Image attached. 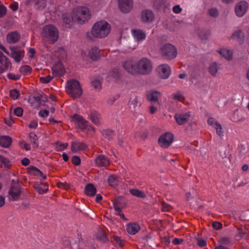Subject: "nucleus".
Here are the masks:
<instances>
[{
    "label": "nucleus",
    "instance_id": "nucleus-1",
    "mask_svg": "<svg viewBox=\"0 0 249 249\" xmlns=\"http://www.w3.org/2000/svg\"><path fill=\"white\" fill-rule=\"evenodd\" d=\"M110 24L105 20H100L95 23L92 28L91 34L96 38H104L110 33Z\"/></svg>",
    "mask_w": 249,
    "mask_h": 249
},
{
    "label": "nucleus",
    "instance_id": "nucleus-2",
    "mask_svg": "<svg viewBox=\"0 0 249 249\" xmlns=\"http://www.w3.org/2000/svg\"><path fill=\"white\" fill-rule=\"evenodd\" d=\"M22 183L18 179H13L8 191V198L11 201H17L20 199L22 193Z\"/></svg>",
    "mask_w": 249,
    "mask_h": 249
},
{
    "label": "nucleus",
    "instance_id": "nucleus-3",
    "mask_svg": "<svg viewBox=\"0 0 249 249\" xmlns=\"http://www.w3.org/2000/svg\"><path fill=\"white\" fill-rule=\"evenodd\" d=\"M72 18L79 24H84L90 19L89 9L86 7H78L73 12Z\"/></svg>",
    "mask_w": 249,
    "mask_h": 249
},
{
    "label": "nucleus",
    "instance_id": "nucleus-4",
    "mask_svg": "<svg viewBox=\"0 0 249 249\" xmlns=\"http://www.w3.org/2000/svg\"><path fill=\"white\" fill-rule=\"evenodd\" d=\"M160 51L161 57L168 61L175 59L178 54L177 48L171 43H165L163 45Z\"/></svg>",
    "mask_w": 249,
    "mask_h": 249
},
{
    "label": "nucleus",
    "instance_id": "nucleus-5",
    "mask_svg": "<svg viewBox=\"0 0 249 249\" xmlns=\"http://www.w3.org/2000/svg\"><path fill=\"white\" fill-rule=\"evenodd\" d=\"M66 91L73 98L80 97L82 94V89L80 83L76 80H70L67 82Z\"/></svg>",
    "mask_w": 249,
    "mask_h": 249
},
{
    "label": "nucleus",
    "instance_id": "nucleus-6",
    "mask_svg": "<svg viewBox=\"0 0 249 249\" xmlns=\"http://www.w3.org/2000/svg\"><path fill=\"white\" fill-rule=\"evenodd\" d=\"M43 36L51 44L56 42L59 37L58 29L51 24L46 25L43 27Z\"/></svg>",
    "mask_w": 249,
    "mask_h": 249
},
{
    "label": "nucleus",
    "instance_id": "nucleus-7",
    "mask_svg": "<svg viewBox=\"0 0 249 249\" xmlns=\"http://www.w3.org/2000/svg\"><path fill=\"white\" fill-rule=\"evenodd\" d=\"M137 74L146 75L149 74L152 70L151 61L148 58L143 57L136 63Z\"/></svg>",
    "mask_w": 249,
    "mask_h": 249
},
{
    "label": "nucleus",
    "instance_id": "nucleus-8",
    "mask_svg": "<svg viewBox=\"0 0 249 249\" xmlns=\"http://www.w3.org/2000/svg\"><path fill=\"white\" fill-rule=\"evenodd\" d=\"M174 135L171 133H165L159 138L158 143L160 147L164 148L168 147L173 142Z\"/></svg>",
    "mask_w": 249,
    "mask_h": 249
},
{
    "label": "nucleus",
    "instance_id": "nucleus-9",
    "mask_svg": "<svg viewBox=\"0 0 249 249\" xmlns=\"http://www.w3.org/2000/svg\"><path fill=\"white\" fill-rule=\"evenodd\" d=\"M11 56L16 62H19L24 57V51L20 46L10 47Z\"/></svg>",
    "mask_w": 249,
    "mask_h": 249
},
{
    "label": "nucleus",
    "instance_id": "nucleus-10",
    "mask_svg": "<svg viewBox=\"0 0 249 249\" xmlns=\"http://www.w3.org/2000/svg\"><path fill=\"white\" fill-rule=\"evenodd\" d=\"M26 5H32L37 10H43L47 5L46 0H26Z\"/></svg>",
    "mask_w": 249,
    "mask_h": 249
},
{
    "label": "nucleus",
    "instance_id": "nucleus-11",
    "mask_svg": "<svg viewBox=\"0 0 249 249\" xmlns=\"http://www.w3.org/2000/svg\"><path fill=\"white\" fill-rule=\"evenodd\" d=\"M249 4L246 1L242 0L238 2L235 7V12L237 16L242 17L246 12Z\"/></svg>",
    "mask_w": 249,
    "mask_h": 249
},
{
    "label": "nucleus",
    "instance_id": "nucleus-12",
    "mask_svg": "<svg viewBox=\"0 0 249 249\" xmlns=\"http://www.w3.org/2000/svg\"><path fill=\"white\" fill-rule=\"evenodd\" d=\"M160 77L162 79H167L171 74L170 67L167 64L160 65L157 69Z\"/></svg>",
    "mask_w": 249,
    "mask_h": 249
},
{
    "label": "nucleus",
    "instance_id": "nucleus-13",
    "mask_svg": "<svg viewBox=\"0 0 249 249\" xmlns=\"http://www.w3.org/2000/svg\"><path fill=\"white\" fill-rule=\"evenodd\" d=\"M119 6L121 11L127 13L129 12L133 7L132 0H118Z\"/></svg>",
    "mask_w": 249,
    "mask_h": 249
},
{
    "label": "nucleus",
    "instance_id": "nucleus-14",
    "mask_svg": "<svg viewBox=\"0 0 249 249\" xmlns=\"http://www.w3.org/2000/svg\"><path fill=\"white\" fill-rule=\"evenodd\" d=\"M123 66L128 72L132 74H137L136 63L133 60H128L124 61L123 64Z\"/></svg>",
    "mask_w": 249,
    "mask_h": 249
},
{
    "label": "nucleus",
    "instance_id": "nucleus-15",
    "mask_svg": "<svg viewBox=\"0 0 249 249\" xmlns=\"http://www.w3.org/2000/svg\"><path fill=\"white\" fill-rule=\"evenodd\" d=\"M11 67V63L8 58L0 52V70L3 72Z\"/></svg>",
    "mask_w": 249,
    "mask_h": 249
},
{
    "label": "nucleus",
    "instance_id": "nucleus-16",
    "mask_svg": "<svg viewBox=\"0 0 249 249\" xmlns=\"http://www.w3.org/2000/svg\"><path fill=\"white\" fill-rule=\"evenodd\" d=\"M154 17V14L152 11L144 10L142 12L141 18L143 23H150L153 21Z\"/></svg>",
    "mask_w": 249,
    "mask_h": 249
},
{
    "label": "nucleus",
    "instance_id": "nucleus-17",
    "mask_svg": "<svg viewBox=\"0 0 249 249\" xmlns=\"http://www.w3.org/2000/svg\"><path fill=\"white\" fill-rule=\"evenodd\" d=\"M190 117L189 112L183 113H177L175 115V119L178 125H182L187 123Z\"/></svg>",
    "mask_w": 249,
    "mask_h": 249
},
{
    "label": "nucleus",
    "instance_id": "nucleus-18",
    "mask_svg": "<svg viewBox=\"0 0 249 249\" xmlns=\"http://www.w3.org/2000/svg\"><path fill=\"white\" fill-rule=\"evenodd\" d=\"M73 118L75 119V123L81 129L84 130L86 129L88 126V122L83 117L75 114L73 116Z\"/></svg>",
    "mask_w": 249,
    "mask_h": 249
},
{
    "label": "nucleus",
    "instance_id": "nucleus-19",
    "mask_svg": "<svg viewBox=\"0 0 249 249\" xmlns=\"http://www.w3.org/2000/svg\"><path fill=\"white\" fill-rule=\"evenodd\" d=\"M87 147V145L84 142L73 141L71 143V149L73 152L84 150Z\"/></svg>",
    "mask_w": 249,
    "mask_h": 249
},
{
    "label": "nucleus",
    "instance_id": "nucleus-20",
    "mask_svg": "<svg viewBox=\"0 0 249 249\" xmlns=\"http://www.w3.org/2000/svg\"><path fill=\"white\" fill-rule=\"evenodd\" d=\"M88 56L93 61H97L101 58L100 51L97 47H93L89 51Z\"/></svg>",
    "mask_w": 249,
    "mask_h": 249
},
{
    "label": "nucleus",
    "instance_id": "nucleus-21",
    "mask_svg": "<svg viewBox=\"0 0 249 249\" xmlns=\"http://www.w3.org/2000/svg\"><path fill=\"white\" fill-rule=\"evenodd\" d=\"M95 162L100 167L107 166L109 164L108 158L104 155H99L95 160Z\"/></svg>",
    "mask_w": 249,
    "mask_h": 249
},
{
    "label": "nucleus",
    "instance_id": "nucleus-22",
    "mask_svg": "<svg viewBox=\"0 0 249 249\" xmlns=\"http://www.w3.org/2000/svg\"><path fill=\"white\" fill-rule=\"evenodd\" d=\"M231 38L236 40L239 43L242 44L245 40V35L241 30H239L234 31L232 33Z\"/></svg>",
    "mask_w": 249,
    "mask_h": 249
},
{
    "label": "nucleus",
    "instance_id": "nucleus-23",
    "mask_svg": "<svg viewBox=\"0 0 249 249\" xmlns=\"http://www.w3.org/2000/svg\"><path fill=\"white\" fill-rule=\"evenodd\" d=\"M161 96V93L158 91H151L146 94V98L150 102H158L159 97Z\"/></svg>",
    "mask_w": 249,
    "mask_h": 249
},
{
    "label": "nucleus",
    "instance_id": "nucleus-24",
    "mask_svg": "<svg viewBox=\"0 0 249 249\" xmlns=\"http://www.w3.org/2000/svg\"><path fill=\"white\" fill-rule=\"evenodd\" d=\"M52 71L53 74L58 76H61L65 72V69L61 63H58L52 68Z\"/></svg>",
    "mask_w": 249,
    "mask_h": 249
},
{
    "label": "nucleus",
    "instance_id": "nucleus-25",
    "mask_svg": "<svg viewBox=\"0 0 249 249\" xmlns=\"http://www.w3.org/2000/svg\"><path fill=\"white\" fill-rule=\"evenodd\" d=\"M132 33L134 37L138 41L143 40L146 37L145 33L142 30H133Z\"/></svg>",
    "mask_w": 249,
    "mask_h": 249
},
{
    "label": "nucleus",
    "instance_id": "nucleus-26",
    "mask_svg": "<svg viewBox=\"0 0 249 249\" xmlns=\"http://www.w3.org/2000/svg\"><path fill=\"white\" fill-rule=\"evenodd\" d=\"M12 142V139L8 136H1L0 137V145L5 148L10 147Z\"/></svg>",
    "mask_w": 249,
    "mask_h": 249
},
{
    "label": "nucleus",
    "instance_id": "nucleus-27",
    "mask_svg": "<svg viewBox=\"0 0 249 249\" xmlns=\"http://www.w3.org/2000/svg\"><path fill=\"white\" fill-rule=\"evenodd\" d=\"M34 188L40 194H43L48 191V185L46 183H41L40 184L36 182L34 185Z\"/></svg>",
    "mask_w": 249,
    "mask_h": 249
},
{
    "label": "nucleus",
    "instance_id": "nucleus-28",
    "mask_svg": "<svg viewBox=\"0 0 249 249\" xmlns=\"http://www.w3.org/2000/svg\"><path fill=\"white\" fill-rule=\"evenodd\" d=\"M20 38V35L17 32L9 33L7 36V41L8 43H15Z\"/></svg>",
    "mask_w": 249,
    "mask_h": 249
},
{
    "label": "nucleus",
    "instance_id": "nucleus-29",
    "mask_svg": "<svg viewBox=\"0 0 249 249\" xmlns=\"http://www.w3.org/2000/svg\"><path fill=\"white\" fill-rule=\"evenodd\" d=\"M84 192L87 196H93L96 194V188L93 184L89 183L85 186Z\"/></svg>",
    "mask_w": 249,
    "mask_h": 249
},
{
    "label": "nucleus",
    "instance_id": "nucleus-30",
    "mask_svg": "<svg viewBox=\"0 0 249 249\" xmlns=\"http://www.w3.org/2000/svg\"><path fill=\"white\" fill-rule=\"evenodd\" d=\"M140 230V227L139 225L136 223L128 224L126 227L127 232L133 235L137 233Z\"/></svg>",
    "mask_w": 249,
    "mask_h": 249
},
{
    "label": "nucleus",
    "instance_id": "nucleus-31",
    "mask_svg": "<svg viewBox=\"0 0 249 249\" xmlns=\"http://www.w3.org/2000/svg\"><path fill=\"white\" fill-rule=\"evenodd\" d=\"M101 116L96 112H92L90 115V119L96 125H100L101 124Z\"/></svg>",
    "mask_w": 249,
    "mask_h": 249
},
{
    "label": "nucleus",
    "instance_id": "nucleus-32",
    "mask_svg": "<svg viewBox=\"0 0 249 249\" xmlns=\"http://www.w3.org/2000/svg\"><path fill=\"white\" fill-rule=\"evenodd\" d=\"M219 67L216 62L212 63L208 68L209 72L213 76H216Z\"/></svg>",
    "mask_w": 249,
    "mask_h": 249
},
{
    "label": "nucleus",
    "instance_id": "nucleus-33",
    "mask_svg": "<svg viewBox=\"0 0 249 249\" xmlns=\"http://www.w3.org/2000/svg\"><path fill=\"white\" fill-rule=\"evenodd\" d=\"M130 193L135 196L144 198L146 197V195L144 192L136 189H131L129 190Z\"/></svg>",
    "mask_w": 249,
    "mask_h": 249
},
{
    "label": "nucleus",
    "instance_id": "nucleus-34",
    "mask_svg": "<svg viewBox=\"0 0 249 249\" xmlns=\"http://www.w3.org/2000/svg\"><path fill=\"white\" fill-rule=\"evenodd\" d=\"M221 55L225 59L229 60L232 58V53L228 49H222L219 51Z\"/></svg>",
    "mask_w": 249,
    "mask_h": 249
},
{
    "label": "nucleus",
    "instance_id": "nucleus-35",
    "mask_svg": "<svg viewBox=\"0 0 249 249\" xmlns=\"http://www.w3.org/2000/svg\"><path fill=\"white\" fill-rule=\"evenodd\" d=\"M28 172L33 176H39L40 174H41L42 175V172L34 166H31L28 168Z\"/></svg>",
    "mask_w": 249,
    "mask_h": 249
},
{
    "label": "nucleus",
    "instance_id": "nucleus-36",
    "mask_svg": "<svg viewBox=\"0 0 249 249\" xmlns=\"http://www.w3.org/2000/svg\"><path fill=\"white\" fill-rule=\"evenodd\" d=\"M72 21H75L73 19L72 15L71 16L67 14L63 15V21L67 26V27L70 28L71 24Z\"/></svg>",
    "mask_w": 249,
    "mask_h": 249
},
{
    "label": "nucleus",
    "instance_id": "nucleus-37",
    "mask_svg": "<svg viewBox=\"0 0 249 249\" xmlns=\"http://www.w3.org/2000/svg\"><path fill=\"white\" fill-rule=\"evenodd\" d=\"M102 134L105 138L110 140L114 135L115 131L112 129H106L102 131Z\"/></svg>",
    "mask_w": 249,
    "mask_h": 249
},
{
    "label": "nucleus",
    "instance_id": "nucleus-38",
    "mask_svg": "<svg viewBox=\"0 0 249 249\" xmlns=\"http://www.w3.org/2000/svg\"><path fill=\"white\" fill-rule=\"evenodd\" d=\"M108 182L111 186H115L118 184V177L116 175L110 176L108 178Z\"/></svg>",
    "mask_w": 249,
    "mask_h": 249
},
{
    "label": "nucleus",
    "instance_id": "nucleus-39",
    "mask_svg": "<svg viewBox=\"0 0 249 249\" xmlns=\"http://www.w3.org/2000/svg\"><path fill=\"white\" fill-rule=\"evenodd\" d=\"M113 204L119 206L122 208H124L126 205V202L124 201V198L123 196H119L113 201Z\"/></svg>",
    "mask_w": 249,
    "mask_h": 249
},
{
    "label": "nucleus",
    "instance_id": "nucleus-40",
    "mask_svg": "<svg viewBox=\"0 0 249 249\" xmlns=\"http://www.w3.org/2000/svg\"><path fill=\"white\" fill-rule=\"evenodd\" d=\"M97 239L103 242H107L108 239L106 234L102 231H100L97 234Z\"/></svg>",
    "mask_w": 249,
    "mask_h": 249
},
{
    "label": "nucleus",
    "instance_id": "nucleus-41",
    "mask_svg": "<svg viewBox=\"0 0 249 249\" xmlns=\"http://www.w3.org/2000/svg\"><path fill=\"white\" fill-rule=\"evenodd\" d=\"M29 138L30 139L31 142H32L34 145V147L35 148H37L38 146L37 142L38 137L36 134L34 133H31L29 134Z\"/></svg>",
    "mask_w": 249,
    "mask_h": 249
},
{
    "label": "nucleus",
    "instance_id": "nucleus-42",
    "mask_svg": "<svg viewBox=\"0 0 249 249\" xmlns=\"http://www.w3.org/2000/svg\"><path fill=\"white\" fill-rule=\"evenodd\" d=\"M109 75L115 80H118L120 77V72L117 69H113L110 71Z\"/></svg>",
    "mask_w": 249,
    "mask_h": 249
},
{
    "label": "nucleus",
    "instance_id": "nucleus-43",
    "mask_svg": "<svg viewBox=\"0 0 249 249\" xmlns=\"http://www.w3.org/2000/svg\"><path fill=\"white\" fill-rule=\"evenodd\" d=\"M19 95V91L17 89H12L10 92V96L14 100L18 99Z\"/></svg>",
    "mask_w": 249,
    "mask_h": 249
},
{
    "label": "nucleus",
    "instance_id": "nucleus-44",
    "mask_svg": "<svg viewBox=\"0 0 249 249\" xmlns=\"http://www.w3.org/2000/svg\"><path fill=\"white\" fill-rule=\"evenodd\" d=\"M31 71V68L28 65H25L20 67L19 70L20 72L24 75L27 74L28 73H30Z\"/></svg>",
    "mask_w": 249,
    "mask_h": 249
},
{
    "label": "nucleus",
    "instance_id": "nucleus-45",
    "mask_svg": "<svg viewBox=\"0 0 249 249\" xmlns=\"http://www.w3.org/2000/svg\"><path fill=\"white\" fill-rule=\"evenodd\" d=\"M53 78V76L48 75L46 77H40V81L42 83L46 84L49 83Z\"/></svg>",
    "mask_w": 249,
    "mask_h": 249
},
{
    "label": "nucleus",
    "instance_id": "nucleus-46",
    "mask_svg": "<svg viewBox=\"0 0 249 249\" xmlns=\"http://www.w3.org/2000/svg\"><path fill=\"white\" fill-rule=\"evenodd\" d=\"M92 86L96 89H100L102 88V84L100 81L95 80L91 82Z\"/></svg>",
    "mask_w": 249,
    "mask_h": 249
},
{
    "label": "nucleus",
    "instance_id": "nucleus-47",
    "mask_svg": "<svg viewBox=\"0 0 249 249\" xmlns=\"http://www.w3.org/2000/svg\"><path fill=\"white\" fill-rule=\"evenodd\" d=\"M171 209H172V207L170 205L168 204L165 203L164 202H161V210L162 212H168Z\"/></svg>",
    "mask_w": 249,
    "mask_h": 249
},
{
    "label": "nucleus",
    "instance_id": "nucleus-48",
    "mask_svg": "<svg viewBox=\"0 0 249 249\" xmlns=\"http://www.w3.org/2000/svg\"><path fill=\"white\" fill-rule=\"evenodd\" d=\"M72 163L76 166L79 165L81 163V159L77 156H74L71 158Z\"/></svg>",
    "mask_w": 249,
    "mask_h": 249
},
{
    "label": "nucleus",
    "instance_id": "nucleus-49",
    "mask_svg": "<svg viewBox=\"0 0 249 249\" xmlns=\"http://www.w3.org/2000/svg\"><path fill=\"white\" fill-rule=\"evenodd\" d=\"M231 242V239L228 237H222L219 240L221 244L229 245Z\"/></svg>",
    "mask_w": 249,
    "mask_h": 249
},
{
    "label": "nucleus",
    "instance_id": "nucleus-50",
    "mask_svg": "<svg viewBox=\"0 0 249 249\" xmlns=\"http://www.w3.org/2000/svg\"><path fill=\"white\" fill-rule=\"evenodd\" d=\"M113 242H115V244L119 245L120 247H122L123 246V240L121 239L120 237L116 235H113Z\"/></svg>",
    "mask_w": 249,
    "mask_h": 249
},
{
    "label": "nucleus",
    "instance_id": "nucleus-51",
    "mask_svg": "<svg viewBox=\"0 0 249 249\" xmlns=\"http://www.w3.org/2000/svg\"><path fill=\"white\" fill-rule=\"evenodd\" d=\"M23 109L20 107H16L14 110V114L18 116V117H21L23 115Z\"/></svg>",
    "mask_w": 249,
    "mask_h": 249
},
{
    "label": "nucleus",
    "instance_id": "nucleus-52",
    "mask_svg": "<svg viewBox=\"0 0 249 249\" xmlns=\"http://www.w3.org/2000/svg\"><path fill=\"white\" fill-rule=\"evenodd\" d=\"M197 241V244L200 247H203L206 245V241L199 237H196Z\"/></svg>",
    "mask_w": 249,
    "mask_h": 249
},
{
    "label": "nucleus",
    "instance_id": "nucleus-53",
    "mask_svg": "<svg viewBox=\"0 0 249 249\" xmlns=\"http://www.w3.org/2000/svg\"><path fill=\"white\" fill-rule=\"evenodd\" d=\"M215 129L217 134L219 136H223V132L222 131V128L221 125L218 123H215Z\"/></svg>",
    "mask_w": 249,
    "mask_h": 249
},
{
    "label": "nucleus",
    "instance_id": "nucleus-54",
    "mask_svg": "<svg viewBox=\"0 0 249 249\" xmlns=\"http://www.w3.org/2000/svg\"><path fill=\"white\" fill-rule=\"evenodd\" d=\"M7 9L3 5L0 4V18L3 17L6 14Z\"/></svg>",
    "mask_w": 249,
    "mask_h": 249
},
{
    "label": "nucleus",
    "instance_id": "nucleus-55",
    "mask_svg": "<svg viewBox=\"0 0 249 249\" xmlns=\"http://www.w3.org/2000/svg\"><path fill=\"white\" fill-rule=\"evenodd\" d=\"M209 14L211 17H216L218 16V12L216 8H213L209 9Z\"/></svg>",
    "mask_w": 249,
    "mask_h": 249
},
{
    "label": "nucleus",
    "instance_id": "nucleus-56",
    "mask_svg": "<svg viewBox=\"0 0 249 249\" xmlns=\"http://www.w3.org/2000/svg\"><path fill=\"white\" fill-rule=\"evenodd\" d=\"M9 162L10 160L8 159L2 155H0V163L3 164L4 166H6Z\"/></svg>",
    "mask_w": 249,
    "mask_h": 249
},
{
    "label": "nucleus",
    "instance_id": "nucleus-57",
    "mask_svg": "<svg viewBox=\"0 0 249 249\" xmlns=\"http://www.w3.org/2000/svg\"><path fill=\"white\" fill-rule=\"evenodd\" d=\"M7 77L12 80H17L20 79V76L18 74H15L12 73L7 74Z\"/></svg>",
    "mask_w": 249,
    "mask_h": 249
},
{
    "label": "nucleus",
    "instance_id": "nucleus-58",
    "mask_svg": "<svg viewBox=\"0 0 249 249\" xmlns=\"http://www.w3.org/2000/svg\"><path fill=\"white\" fill-rule=\"evenodd\" d=\"M138 105V99L136 97L129 102L130 107L135 108Z\"/></svg>",
    "mask_w": 249,
    "mask_h": 249
},
{
    "label": "nucleus",
    "instance_id": "nucleus-59",
    "mask_svg": "<svg viewBox=\"0 0 249 249\" xmlns=\"http://www.w3.org/2000/svg\"><path fill=\"white\" fill-rule=\"evenodd\" d=\"M173 99L176 100L182 101L184 100V98L181 94L178 92L174 94Z\"/></svg>",
    "mask_w": 249,
    "mask_h": 249
},
{
    "label": "nucleus",
    "instance_id": "nucleus-60",
    "mask_svg": "<svg viewBox=\"0 0 249 249\" xmlns=\"http://www.w3.org/2000/svg\"><path fill=\"white\" fill-rule=\"evenodd\" d=\"M41 99L40 100V105L42 106H44V103H46L48 101V99L46 95L44 94H41Z\"/></svg>",
    "mask_w": 249,
    "mask_h": 249
},
{
    "label": "nucleus",
    "instance_id": "nucleus-61",
    "mask_svg": "<svg viewBox=\"0 0 249 249\" xmlns=\"http://www.w3.org/2000/svg\"><path fill=\"white\" fill-rule=\"evenodd\" d=\"M212 226L213 229L218 230L222 228V224L219 222H213L212 224Z\"/></svg>",
    "mask_w": 249,
    "mask_h": 249
},
{
    "label": "nucleus",
    "instance_id": "nucleus-62",
    "mask_svg": "<svg viewBox=\"0 0 249 249\" xmlns=\"http://www.w3.org/2000/svg\"><path fill=\"white\" fill-rule=\"evenodd\" d=\"M57 186L60 188H63L65 189H68L70 187V185L67 183L59 182L57 183Z\"/></svg>",
    "mask_w": 249,
    "mask_h": 249
},
{
    "label": "nucleus",
    "instance_id": "nucleus-63",
    "mask_svg": "<svg viewBox=\"0 0 249 249\" xmlns=\"http://www.w3.org/2000/svg\"><path fill=\"white\" fill-rule=\"evenodd\" d=\"M49 111L46 109L40 110L39 112V115L41 117H46L49 115Z\"/></svg>",
    "mask_w": 249,
    "mask_h": 249
},
{
    "label": "nucleus",
    "instance_id": "nucleus-64",
    "mask_svg": "<svg viewBox=\"0 0 249 249\" xmlns=\"http://www.w3.org/2000/svg\"><path fill=\"white\" fill-rule=\"evenodd\" d=\"M182 10V9L180 8V6L179 5H176L173 7V11L175 13L178 14Z\"/></svg>",
    "mask_w": 249,
    "mask_h": 249
}]
</instances>
